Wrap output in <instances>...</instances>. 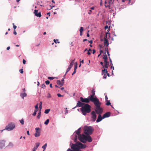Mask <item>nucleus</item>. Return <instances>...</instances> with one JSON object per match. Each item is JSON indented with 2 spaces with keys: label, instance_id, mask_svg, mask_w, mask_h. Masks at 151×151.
I'll return each mask as SVG.
<instances>
[{
  "label": "nucleus",
  "instance_id": "f257e3e1",
  "mask_svg": "<svg viewBox=\"0 0 151 151\" xmlns=\"http://www.w3.org/2000/svg\"><path fill=\"white\" fill-rule=\"evenodd\" d=\"M79 140L83 143H86L87 142H90L92 141L91 137L90 135L82 134L79 135Z\"/></svg>",
  "mask_w": 151,
  "mask_h": 151
},
{
  "label": "nucleus",
  "instance_id": "f03ea898",
  "mask_svg": "<svg viewBox=\"0 0 151 151\" xmlns=\"http://www.w3.org/2000/svg\"><path fill=\"white\" fill-rule=\"evenodd\" d=\"M95 106V111L97 114H101L103 111V109L101 107V103L99 101L93 102Z\"/></svg>",
  "mask_w": 151,
  "mask_h": 151
},
{
  "label": "nucleus",
  "instance_id": "7ed1b4c3",
  "mask_svg": "<svg viewBox=\"0 0 151 151\" xmlns=\"http://www.w3.org/2000/svg\"><path fill=\"white\" fill-rule=\"evenodd\" d=\"M86 147V145L83 144L79 142H76L75 144H72L71 148L73 150H78L80 149L85 148Z\"/></svg>",
  "mask_w": 151,
  "mask_h": 151
},
{
  "label": "nucleus",
  "instance_id": "20e7f679",
  "mask_svg": "<svg viewBox=\"0 0 151 151\" xmlns=\"http://www.w3.org/2000/svg\"><path fill=\"white\" fill-rule=\"evenodd\" d=\"M80 109L82 114L86 115L87 113H88L91 111V106L88 104H85Z\"/></svg>",
  "mask_w": 151,
  "mask_h": 151
},
{
  "label": "nucleus",
  "instance_id": "39448f33",
  "mask_svg": "<svg viewBox=\"0 0 151 151\" xmlns=\"http://www.w3.org/2000/svg\"><path fill=\"white\" fill-rule=\"evenodd\" d=\"M84 132L85 134L89 135L92 134L93 131V129L91 126H85L84 127Z\"/></svg>",
  "mask_w": 151,
  "mask_h": 151
},
{
  "label": "nucleus",
  "instance_id": "423d86ee",
  "mask_svg": "<svg viewBox=\"0 0 151 151\" xmlns=\"http://www.w3.org/2000/svg\"><path fill=\"white\" fill-rule=\"evenodd\" d=\"M95 89L93 88L91 91L92 94L89 96L90 98V99L91 100V101L92 102L99 101V99L95 96Z\"/></svg>",
  "mask_w": 151,
  "mask_h": 151
},
{
  "label": "nucleus",
  "instance_id": "0eeeda50",
  "mask_svg": "<svg viewBox=\"0 0 151 151\" xmlns=\"http://www.w3.org/2000/svg\"><path fill=\"white\" fill-rule=\"evenodd\" d=\"M15 125L13 123H11L6 126L5 129L8 131H11L13 130L15 127Z\"/></svg>",
  "mask_w": 151,
  "mask_h": 151
},
{
  "label": "nucleus",
  "instance_id": "6e6552de",
  "mask_svg": "<svg viewBox=\"0 0 151 151\" xmlns=\"http://www.w3.org/2000/svg\"><path fill=\"white\" fill-rule=\"evenodd\" d=\"M114 1L113 0H109L108 5H107V2L106 1L105 2V6L106 7H109L110 9V7L112 4H113Z\"/></svg>",
  "mask_w": 151,
  "mask_h": 151
},
{
  "label": "nucleus",
  "instance_id": "1a4fd4ad",
  "mask_svg": "<svg viewBox=\"0 0 151 151\" xmlns=\"http://www.w3.org/2000/svg\"><path fill=\"white\" fill-rule=\"evenodd\" d=\"M91 120L92 122H95L96 118V115L95 111H92L91 113Z\"/></svg>",
  "mask_w": 151,
  "mask_h": 151
},
{
  "label": "nucleus",
  "instance_id": "9d476101",
  "mask_svg": "<svg viewBox=\"0 0 151 151\" xmlns=\"http://www.w3.org/2000/svg\"><path fill=\"white\" fill-rule=\"evenodd\" d=\"M81 101L83 102H85L88 103L90 101H91V100L90 99V98L88 96V98H83L82 97L80 98Z\"/></svg>",
  "mask_w": 151,
  "mask_h": 151
},
{
  "label": "nucleus",
  "instance_id": "9b49d317",
  "mask_svg": "<svg viewBox=\"0 0 151 151\" xmlns=\"http://www.w3.org/2000/svg\"><path fill=\"white\" fill-rule=\"evenodd\" d=\"M35 129L36 130V132L35 134V136L36 137H39L40 135V129L39 128H36Z\"/></svg>",
  "mask_w": 151,
  "mask_h": 151
},
{
  "label": "nucleus",
  "instance_id": "f8f14e48",
  "mask_svg": "<svg viewBox=\"0 0 151 151\" xmlns=\"http://www.w3.org/2000/svg\"><path fill=\"white\" fill-rule=\"evenodd\" d=\"M38 10L35 9L34 10V13L35 14V16H37V17H40L41 16V13L40 12H39L38 13Z\"/></svg>",
  "mask_w": 151,
  "mask_h": 151
},
{
  "label": "nucleus",
  "instance_id": "ddd939ff",
  "mask_svg": "<svg viewBox=\"0 0 151 151\" xmlns=\"http://www.w3.org/2000/svg\"><path fill=\"white\" fill-rule=\"evenodd\" d=\"M85 104H84L82 102H81L79 101H78V102L77 103L76 106V107H82V106H83Z\"/></svg>",
  "mask_w": 151,
  "mask_h": 151
},
{
  "label": "nucleus",
  "instance_id": "4468645a",
  "mask_svg": "<svg viewBox=\"0 0 151 151\" xmlns=\"http://www.w3.org/2000/svg\"><path fill=\"white\" fill-rule=\"evenodd\" d=\"M110 114L111 113L110 112H107L103 115V118L104 119L105 118L108 117L110 116Z\"/></svg>",
  "mask_w": 151,
  "mask_h": 151
},
{
  "label": "nucleus",
  "instance_id": "2eb2a0df",
  "mask_svg": "<svg viewBox=\"0 0 151 151\" xmlns=\"http://www.w3.org/2000/svg\"><path fill=\"white\" fill-rule=\"evenodd\" d=\"M5 141L4 140L0 141V148H2L5 146Z\"/></svg>",
  "mask_w": 151,
  "mask_h": 151
},
{
  "label": "nucleus",
  "instance_id": "dca6fc26",
  "mask_svg": "<svg viewBox=\"0 0 151 151\" xmlns=\"http://www.w3.org/2000/svg\"><path fill=\"white\" fill-rule=\"evenodd\" d=\"M104 118H103V116H101V114H99L96 121L97 122H99L101 121Z\"/></svg>",
  "mask_w": 151,
  "mask_h": 151
},
{
  "label": "nucleus",
  "instance_id": "f3484780",
  "mask_svg": "<svg viewBox=\"0 0 151 151\" xmlns=\"http://www.w3.org/2000/svg\"><path fill=\"white\" fill-rule=\"evenodd\" d=\"M81 128H79L77 130L75 131V133L76 134L78 135V136H79V135H81L80 134L81 132Z\"/></svg>",
  "mask_w": 151,
  "mask_h": 151
},
{
  "label": "nucleus",
  "instance_id": "a211bd4d",
  "mask_svg": "<svg viewBox=\"0 0 151 151\" xmlns=\"http://www.w3.org/2000/svg\"><path fill=\"white\" fill-rule=\"evenodd\" d=\"M57 83L59 85L63 86L64 83V82L63 81V82H62L60 81L57 80Z\"/></svg>",
  "mask_w": 151,
  "mask_h": 151
},
{
  "label": "nucleus",
  "instance_id": "6ab92c4d",
  "mask_svg": "<svg viewBox=\"0 0 151 151\" xmlns=\"http://www.w3.org/2000/svg\"><path fill=\"white\" fill-rule=\"evenodd\" d=\"M27 96V94L25 92H24L23 93H21L20 94V96L23 99H24V97H26Z\"/></svg>",
  "mask_w": 151,
  "mask_h": 151
},
{
  "label": "nucleus",
  "instance_id": "aec40b11",
  "mask_svg": "<svg viewBox=\"0 0 151 151\" xmlns=\"http://www.w3.org/2000/svg\"><path fill=\"white\" fill-rule=\"evenodd\" d=\"M104 45H106L107 47L109 45V43L107 39H104Z\"/></svg>",
  "mask_w": 151,
  "mask_h": 151
},
{
  "label": "nucleus",
  "instance_id": "412c9836",
  "mask_svg": "<svg viewBox=\"0 0 151 151\" xmlns=\"http://www.w3.org/2000/svg\"><path fill=\"white\" fill-rule=\"evenodd\" d=\"M103 59L104 60V61L107 60V55H106V52L104 53V55L103 56Z\"/></svg>",
  "mask_w": 151,
  "mask_h": 151
},
{
  "label": "nucleus",
  "instance_id": "4be33fe9",
  "mask_svg": "<svg viewBox=\"0 0 151 151\" xmlns=\"http://www.w3.org/2000/svg\"><path fill=\"white\" fill-rule=\"evenodd\" d=\"M102 71L103 73L104 74H106V73H107V72H108L107 70L106 69L104 68V69L102 70Z\"/></svg>",
  "mask_w": 151,
  "mask_h": 151
},
{
  "label": "nucleus",
  "instance_id": "5701e85b",
  "mask_svg": "<svg viewBox=\"0 0 151 151\" xmlns=\"http://www.w3.org/2000/svg\"><path fill=\"white\" fill-rule=\"evenodd\" d=\"M40 144V143H37L35 145L36 146L34 147L35 148H36V149H37V147L39 146Z\"/></svg>",
  "mask_w": 151,
  "mask_h": 151
},
{
  "label": "nucleus",
  "instance_id": "b1692460",
  "mask_svg": "<svg viewBox=\"0 0 151 151\" xmlns=\"http://www.w3.org/2000/svg\"><path fill=\"white\" fill-rule=\"evenodd\" d=\"M50 111V109H46L45 111V113L46 114H48Z\"/></svg>",
  "mask_w": 151,
  "mask_h": 151
},
{
  "label": "nucleus",
  "instance_id": "393cba45",
  "mask_svg": "<svg viewBox=\"0 0 151 151\" xmlns=\"http://www.w3.org/2000/svg\"><path fill=\"white\" fill-rule=\"evenodd\" d=\"M75 59L73 60L71 62V63H70V66H71L72 67L73 66V63H74V61L75 60Z\"/></svg>",
  "mask_w": 151,
  "mask_h": 151
},
{
  "label": "nucleus",
  "instance_id": "a878e982",
  "mask_svg": "<svg viewBox=\"0 0 151 151\" xmlns=\"http://www.w3.org/2000/svg\"><path fill=\"white\" fill-rule=\"evenodd\" d=\"M106 35L104 37V39H107V34H109V36H110V33H108V32H107V33H106Z\"/></svg>",
  "mask_w": 151,
  "mask_h": 151
},
{
  "label": "nucleus",
  "instance_id": "bb28decb",
  "mask_svg": "<svg viewBox=\"0 0 151 151\" xmlns=\"http://www.w3.org/2000/svg\"><path fill=\"white\" fill-rule=\"evenodd\" d=\"M104 64L105 65L106 64L107 65L109 66V63L107 61V60L106 61H104Z\"/></svg>",
  "mask_w": 151,
  "mask_h": 151
},
{
  "label": "nucleus",
  "instance_id": "cd10ccee",
  "mask_svg": "<svg viewBox=\"0 0 151 151\" xmlns=\"http://www.w3.org/2000/svg\"><path fill=\"white\" fill-rule=\"evenodd\" d=\"M49 122V119H47L46 121L44 122V124L45 125L48 124Z\"/></svg>",
  "mask_w": 151,
  "mask_h": 151
},
{
  "label": "nucleus",
  "instance_id": "c85d7f7f",
  "mask_svg": "<svg viewBox=\"0 0 151 151\" xmlns=\"http://www.w3.org/2000/svg\"><path fill=\"white\" fill-rule=\"evenodd\" d=\"M47 146V143H45L42 147V148H43L44 150H45L46 147Z\"/></svg>",
  "mask_w": 151,
  "mask_h": 151
},
{
  "label": "nucleus",
  "instance_id": "c756f323",
  "mask_svg": "<svg viewBox=\"0 0 151 151\" xmlns=\"http://www.w3.org/2000/svg\"><path fill=\"white\" fill-rule=\"evenodd\" d=\"M107 102V103H106V105H107V106H109V105H110L111 104V103L110 102V101H106Z\"/></svg>",
  "mask_w": 151,
  "mask_h": 151
},
{
  "label": "nucleus",
  "instance_id": "7c9ffc66",
  "mask_svg": "<svg viewBox=\"0 0 151 151\" xmlns=\"http://www.w3.org/2000/svg\"><path fill=\"white\" fill-rule=\"evenodd\" d=\"M41 115V112L40 111L39 113H38V115L37 116V118L38 119H40V117Z\"/></svg>",
  "mask_w": 151,
  "mask_h": 151
},
{
  "label": "nucleus",
  "instance_id": "2f4dec72",
  "mask_svg": "<svg viewBox=\"0 0 151 151\" xmlns=\"http://www.w3.org/2000/svg\"><path fill=\"white\" fill-rule=\"evenodd\" d=\"M19 121L23 125L24 124V121L23 119H22L21 120H19Z\"/></svg>",
  "mask_w": 151,
  "mask_h": 151
},
{
  "label": "nucleus",
  "instance_id": "473e14b6",
  "mask_svg": "<svg viewBox=\"0 0 151 151\" xmlns=\"http://www.w3.org/2000/svg\"><path fill=\"white\" fill-rule=\"evenodd\" d=\"M83 27H81L80 29V32H82L83 31Z\"/></svg>",
  "mask_w": 151,
  "mask_h": 151
},
{
  "label": "nucleus",
  "instance_id": "72a5a7b5",
  "mask_svg": "<svg viewBox=\"0 0 151 151\" xmlns=\"http://www.w3.org/2000/svg\"><path fill=\"white\" fill-rule=\"evenodd\" d=\"M77 139H78L77 136L76 135L75 136V138H74V142H76V141H77Z\"/></svg>",
  "mask_w": 151,
  "mask_h": 151
},
{
  "label": "nucleus",
  "instance_id": "f704fd0d",
  "mask_svg": "<svg viewBox=\"0 0 151 151\" xmlns=\"http://www.w3.org/2000/svg\"><path fill=\"white\" fill-rule=\"evenodd\" d=\"M105 29H108V30H107V31L109 32L110 30L109 27V28L108 27L107 25L105 27Z\"/></svg>",
  "mask_w": 151,
  "mask_h": 151
},
{
  "label": "nucleus",
  "instance_id": "c9c22d12",
  "mask_svg": "<svg viewBox=\"0 0 151 151\" xmlns=\"http://www.w3.org/2000/svg\"><path fill=\"white\" fill-rule=\"evenodd\" d=\"M91 50L90 49L88 50V52L87 53V54L88 55H89L91 54Z\"/></svg>",
  "mask_w": 151,
  "mask_h": 151
},
{
  "label": "nucleus",
  "instance_id": "e433bc0d",
  "mask_svg": "<svg viewBox=\"0 0 151 151\" xmlns=\"http://www.w3.org/2000/svg\"><path fill=\"white\" fill-rule=\"evenodd\" d=\"M77 68V63L76 62V63H75V66H74V69L75 70V69H76Z\"/></svg>",
  "mask_w": 151,
  "mask_h": 151
},
{
  "label": "nucleus",
  "instance_id": "4c0bfd02",
  "mask_svg": "<svg viewBox=\"0 0 151 151\" xmlns=\"http://www.w3.org/2000/svg\"><path fill=\"white\" fill-rule=\"evenodd\" d=\"M109 66H108V65H107L106 64V65L104 64V66H103V67L104 68H105L106 69Z\"/></svg>",
  "mask_w": 151,
  "mask_h": 151
},
{
  "label": "nucleus",
  "instance_id": "58836bf2",
  "mask_svg": "<svg viewBox=\"0 0 151 151\" xmlns=\"http://www.w3.org/2000/svg\"><path fill=\"white\" fill-rule=\"evenodd\" d=\"M57 96L59 97H63V95H61L60 93H58L57 94Z\"/></svg>",
  "mask_w": 151,
  "mask_h": 151
},
{
  "label": "nucleus",
  "instance_id": "ea45409f",
  "mask_svg": "<svg viewBox=\"0 0 151 151\" xmlns=\"http://www.w3.org/2000/svg\"><path fill=\"white\" fill-rule=\"evenodd\" d=\"M54 78L53 77H48V79H49L50 80H53Z\"/></svg>",
  "mask_w": 151,
  "mask_h": 151
},
{
  "label": "nucleus",
  "instance_id": "a19ab883",
  "mask_svg": "<svg viewBox=\"0 0 151 151\" xmlns=\"http://www.w3.org/2000/svg\"><path fill=\"white\" fill-rule=\"evenodd\" d=\"M109 58V61L110 63V65H113V64H112V61L111 60V58H110V57Z\"/></svg>",
  "mask_w": 151,
  "mask_h": 151
},
{
  "label": "nucleus",
  "instance_id": "79ce46f5",
  "mask_svg": "<svg viewBox=\"0 0 151 151\" xmlns=\"http://www.w3.org/2000/svg\"><path fill=\"white\" fill-rule=\"evenodd\" d=\"M45 83L47 85H48L50 83V81H49L47 80L45 81Z\"/></svg>",
  "mask_w": 151,
  "mask_h": 151
},
{
  "label": "nucleus",
  "instance_id": "37998d69",
  "mask_svg": "<svg viewBox=\"0 0 151 151\" xmlns=\"http://www.w3.org/2000/svg\"><path fill=\"white\" fill-rule=\"evenodd\" d=\"M19 71L21 73H23V70L22 69H20L19 70Z\"/></svg>",
  "mask_w": 151,
  "mask_h": 151
},
{
  "label": "nucleus",
  "instance_id": "c03bdc74",
  "mask_svg": "<svg viewBox=\"0 0 151 151\" xmlns=\"http://www.w3.org/2000/svg\"><path fill=\"white\" fill-rule=\"evenodd\" d=\"M12 24L13 25V28L14 29V30H15V29H16L17 28V26H16L14 25V23H13Z\"/></svg>",
  "mask_w": 151,
  "mask_h": 151
},
{
  "label": "nucleus",
  "instance_id": "a18cd8bd",
  "mask_svg": "<svg viewBox=\"0 0 151 151\" xmlns=\"http://www.w3.org/2000/svg\"><path fill=\"white\" fill-rule=\"evenodd\" d=\"M45 85L44 84H42V88H45Z\"/></svg>",
  "mask_w": 151,
  "mask_h": 151
},
{
  "label": "nucleus",
  "instance_id": "49530a36",
  "mask_svg": "<svg viewBox=\"0 0 151 151\" xmlns=\"http://www.w3.org/2000/svg\"><path fill=\"white\" fill-rule=\"evenodd\" d=\"M38 104H36V105L35 106V109H38Z\"/></svg>",
  "mask_w": 151,
  "mask_h": 151
},
{
  "label": "nucleus",
  "instance_id": "de8ad7c7",
  "mask_svg": "<svg viewBox=\"0 0 151 151\" xmlns=\"http://www.w3.org/2000/svg\"><path fill=\"white\" fill-rule=\"evenodd\" d=\"M76 72V70L74 69V70L72 74V75H73L74 74H75Z\"/></svg>",
  "mask_w": 151,
  "mask_h": 151
},
{
  "label": "nucleus",
  "instance_id": "09e8293b",
  "mask_svg": "<svg viewBox=\"0 0 151 151\" xmlns=\"http://www.w3.org/2000/svg\"><path fill=\"white\" fill-rule=\"evenodd\" d=\"M70 69L68 68L67 69L65 75L70 70Z\"/></svg>",
  "mask_w": 151,
  "mask_h": 151
},
{
  "label": "nucleus",
  "instance_id": "8fccbe9b",
  "mask_svg": "<svg viewBox=\"0 0 151 151\" xmlns=\"http://www.w3.org/2000/svg\"><path fill=\"white\" fill-rule=\"evenodd\" d=\"M23 63L24 64H25L26 63V61L24 59H23Z\"/></svg>",
  "mask_w": 151,
  "mask_h": 151
},
{
  "label": "nucleus",
  "instance_id": "3c124183",
  "mask_svg": "<svg viewBox=\"0 0 151 151\" xmlns=\"http://www.w3.org/2000/svg\"><path fill=\"white\" fill-rule=\"evenodd\" d=\"M67 151H75V150H71L70 149V148H69L67 150Z\"/></svg>",
  "mask_w": 151,
  "mask_h": 151
},
{
  "label": "nucleus",
  "instance_id": "603ef678",
  "mask_svg": "<svg viewBox=\"0 0 151 151\" xmlns=\"http://www.w3.org/2000/svg\"><path fill=\"white\" fill-rule=\"evenodd\" d=\"M13 33H14V34L15 35H17V32H16V31L15 30H14V32H13Z\"/></svg>",
  "mask_w": 151,
  "mask_h": 151
},
{
  "label": "nucleus",
  "instance_id": "864d4df0",
  "mask_svg": "<svg viewBox=\"0 0 151 151\" xmlns=\"http://www.w3.org/2000/svg\"><path fill=\"white\" fill-rule=\"evenodd\" d=\"M36 112H34V113L32 115L33 116H34L36 115Z\"/></svg>",
  "mask_w": 151,
  "mask_h": 151
},
{
  "label": "nucleus",
  "instance_id": "5fc2aeb1",
  "mask_svg": "<svg viewBox=\"0 0 151 151\" xmlns=\"http://www.w3.org/2000/svg\"><path fill=\"white\" fill-rule=\"evenodd\" d=\"M58 40H55V39H54L53 41H54V42L55 43H57V41H58Z\"/></svg>",
  "mask_w": 151,
  "mask_h": 151
},
{
  "label": "nucleus",
  "instance_id": "6e6d98bb",
  "mask_svg": "<svg viewBox=\"0 0 151 151\" xmlns=\"http://www.w3.org/2000/svg\"><path fill=\"white\" fill-rule=\"evenodd\" d=\"M106 74H104V76H103V78H104V79H106Z\"/></svg>",
  "mask_w": 151,
  "mask_h": 151
},
{
  "label": "nucleus",
  "instance_id": "4d7b16f0",
  "mask_svg": "<svg viewBox=\"0 0 151 151\" xmlns=\"http://www.w3.org/2000/svg\"><path fill=\"white\" fill-rule=\"evenodd\" d=\"M105 99L106 101H108V97L107 96H106L105 97Z\"/></svg>",
  "mask_w": 151,
  "mask_h": 151
},
{
  "label": "nucleus",
  "instance_id": "13d9d810",
  "mask_svg": "<svg viewBox=\"0 0 151 151\" xmlns=\"http://www.w3.org/2000/svg\"><path fill=\"white\" fill-rule=\"evenodd\" d=\"M100 1H101V2H100V5L101 6L102 5V0H101Z\"/></svg>",
  "mask_w": 151,
  "mask_h": 151
},
{
  "label": "nucleus",
  "instance_id": "bf43d9fd",
  "mask_svg": "<svg viewBox=\"0 0 151 151\" xmlns=\"http://www.w3.org/2000/svg\"><path fill=\"white\" fill-rule=\"evenodd\" d=\"M47 97L48 98H50L51 97V96L50 94H49V93L48 94V96Z\"/></svg>",
  "mask_w": 151,
  "mask_h": 151
},
{
  "label": "nucleus",
  "instance_id": "052dcab7",
  "mask_svg": "<svg viewBox=\"0 0 151 151\" xmlns=\"http://www.w3.org/2000/svg\"><path fill=\"white\" fill-rule=\"evenodd\" d=\"M89 12H88V14H91V12H92V11L90 9L89 10Z\"/></svg>",
  "mask_w": 151,
  "mask_h": 151
},
{
  "label": "nucleus",
  "instance_id": "680f3d73",
  "mask_svg": "<svg viewBox=\"0 0 151 151\" xmlns=\"http://www.w3.org/2000/svg\"><path fill=\"white\" fill-rule=\"evenodd\" d=\"M96 52V50H93V53L94 54Z\"/></svg>",
  "mask_w": 151,
  "mask_h": 151
},
{
  "label": "nucleus",
  "instance_id": "e2e57ef3",
  "mask_svg": "<svg viewBox=\"0 0 151 151\" xmlns=\"http://www.w3.org/2000/svg\"><path fill=\"white\" fill-rule=\"evenodd\" d=\"M88 42L91 43V44H92V43L93 41L92 40L88 41Z\"/></svg>",
  "mask_w": 151,
  "mask_h": 151
},
{
  "label": "nucleus",
  "instance_id": "0e129e2a",
  "mask_svg": "<svg viewBox=\"0 0 151 151\" xmlns=\"http://www.w3.org/2000/svg\"><path fill=\"white\" fill-rule=\"evenodd\" d=\"M111 68L112 69H113V70L114 69V68L113 65H111Z\"/></svg>",
  "mask_w": 151,
  "mask_h": 151
},
{
  "label": "nucleus",
  "instance_id": "69168bd1",
  "mask_svg": "<svg viewBox=\"0 0 151 151\" xmlns=\"http://www.w3.org/2000/svg\"><path fill=\"white\" fill-rule=\"evenodd\" d=\"M39 108L40 109V111H41V110L42 109V105H40L39 106Z\"/></svg>",
  "mask_w": 151,
  "mask_h": 151
},
{
  "label": "nucleus",
  "instance_id": "338daca9",
  "mask_svg": "<svg viewBox=\"0 0 151 151\" xmlns=\"http://www.w3.org/2000/svg\"><path fill=\"white\" fill-rule=\"evenodd\" d=\"M10 49V47L9 46L6 48V49L7 50H9Z\"/></svg>",
  "mask_w": 151,
  "mask_h": 151
},
{
  "label": "nucleus",
  "instance_id": "774afa93",
  "mask_svg": "<svg viewBox=\"0 0 151 151\" xmlns=\"http://www.w3.org/2000/svg\"><path fill=\"white\" fill-rule=\"evenodd\" d=\"M27 134L28 135H30L29 132V131H27Z\"/></svg>",
  "mask_w": 151,
  "mask_h": 151
}]
</instances>
